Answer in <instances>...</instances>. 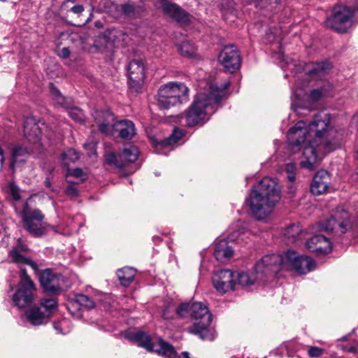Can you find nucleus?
I'll list each match as a JSON object with an SVG mask.
<instances>
[{
	"mask_svg": "<svg viewBox=\"0 0 358 358\" xmlns=\"http://www.w3.org/2000/svg\"><path fill=\"white\" fill-rule=\"evenodd\" d=\"M41 310L45 313L46 315L49 317L51 314L56 310L57 307V303L55 299H42L40 302V306Z\"/></svg>",
	"mask_w": 358,
	"mask_h": 358,
	"instance_id": "obj_36",
	"label": "nucleus"
},
{
	"mask_svg": "<svg viewBox=\"0 0 358 358\" xmlns=\"http://www.w3.org/2000/svg\"><path fill=\"white\" fill-rule=\"evenodd\" d=\"M233 255V250L226 240H220L215 246L214 257L218 262H224Z\"/></svg>",
	"mask_w": 358,
	"mask_h": 358,
	"instance_id": "obj_28",
	"label": "nucleus"
},
{
	"mask_svg": "<svg viewBox=\"0 0 358 358\" xmlns=\"http://www.w3.org/2000/svg\"><path fill=\"white\" fill-rule=\"evenodd\" d=\"M282 259L278 254L266 255L257 262L254 267L255 273L234 272L236 285L250 286L265 277L277 274L280 271Z\"/></svg>",
	"mask_w": 358,
	"mask_h": 358,
	"instance_id": "obj_4",
	"label": "nucleus"
},
{
	"mask_svg": "<svg viewBox=\"0 0 358 358\" xmlns=\"http://www.w3.org/2000/svg\"><path fill=\"white\" fill-rule=\"evenodd\" d=\"M287 178L291 182L295 180V173H287Z\"/></svg>",
	"mask_w": 358,
	"mask_h": 358,
	"instance_id": "obj_58",
	"label": "nucleus"
},
{
	"mask_svg": "<svg viewBox=\"0 0 358 358\" xmlns=\"http://www.w3.org/2000/svg\"><path fill=\"white\" fill-rule=\"evenodd\" d=\"M340 147H341L340 144H338V143H337L336 148H340Z\"/></svg>",
	"mask_w": 358,
	"mask_h": 358,
	"instance_id": "obj_63",
	"label": "nucleus"
},
{
	"mask_svg": "<svg viewBox=\"0 0 358 358\" xmlns=\"http://www.w3.org/2000/svg\"><path fill=\"white\" fill-rule=\"evenodd\" d=\"M325 27L333 30H336V13L332 12V14L330 17L327 18V20L324 22Z\"/></svg>",
	"mask_w": 358,
	"mask_h": 358,
	"instance_id": "obj_46",
	"label": "nucleus"
},
{
	"mask_svg": "<svg viewBox=\"0 0 358 358\" xmlns=\"http://www.w3.org/2000/svg\"><path fill=\"white\" fill-rule=\"evenodd\" d=\"M112 127V134L116 132L120 138L124 140H131L136 134L134 123L129 120L116 121Z\"/></svg>",
	"mask_w": 358,
	"mask_h": 358,
	"instance_id": "obj_20",
	"label": "nucleus"
},
{
	"mask_svg": "<svg viewBox=\"0 0 358 358\" xmlns=\"http://www.w3.org/2000/svg\"><path fill=\"white\" fill-rule=\"evenodd\" d=\"M69 116L75 121L83 123L85 121V115L83 111L78 108H72L69 111Z\"/></svg>",
	"mask_w": 358,
	"mask_h": 358,
	"instance_id": "obj_43",
	"label": "nucleus"
},
{
	"mask_svg": "<svg viewBox=\"0 0 358 358\" xmlns=\"http://www.w3.org/2000/svg\"><path fill=\"white\" fill-rule=\"evenodd\" d=\"M24 135L28 142L37 144L41 141V129L33 117H27L24 122Z\"/></svg>",
	"mask_w": 358,
	"mask_h": 358,
	"instance_id": "obj_19",
	"label": "nucleus"
},
{
	"mask_svg": "<svg viewBox=\"0 0 358 358\" xmlns=\"http://www.w3.org/2000/svg\"><path fill=\"white\" fill-rule=\"evenodd\" d=\"M357 159H358V150H357ZM357 174H358V168H357Z\"/></svg>",
	"mask_w": 358,
	"mask_h": 358,
	"instance_id": "obj_64",
	"label": "nucleus"
},
{
	"mask_svg": "<svg viewBox=\"0 0 358 358\" xmlns=\"http://www.w3.org/2000/svg\"><path fill=\"white\" fill-rule=\"evenodd\" d=\"M70 185H68L65 189V193L66 195L70 196H78V189L76 187H75L73 184H74L73 182H71V180L67 181Z\"/></svg>",
	"mask_w": 358,
	"mask_h": 358,
	"instance_id": "obj_48",
	"label": "nucleus"
},
{
	"mask_svg": "<svg viewBox=\"0 0 358 358\" xmlns=\"http://www.w3.org/2000/svg\"><path fill=\"white\" fill-rule=\"evenodd\" d=\"M96 143L94 141H87L84 144V147L85 149L89 150L88 155H92L94 153L95 148H96Z\"/></svg>",
	"mask_w": 358,
	"mask_h": 358,
	"instance_id": "obj_51",
	"label": "nucleus"
},
{
	"mask_svg": "<svg viewBox=\"0 0 358 358\" xmlns=\"http://www.w3.org/2000/svg\"><path fill=\"white\" fill-rule=\"evenodd\" d=\"M329 135H324L321 138H316L314 137L313 139L305 143L302 148H303V159L301 162V166L308 170H313L315 168V164L317 159L316 147L324 144V150L326 152L334 150V148L331 141L326 139Z\"/></svg>",
	"mask_w": 358,
	"mask_h": 358,
	"instance_id": "obj_9",
	"label": "nucleus"
},
{
	"mask_svg": "<svg viewBox=\"0 0 358 358\" xmlns=\"http://www.w3.org/2000/svg\"><path fill=\"white\" fill-rule=\"evenodd\" d=\"M69 175L76 178H81L84 176V171L80 168H76L72 171H69Z\"/></svg>",
	"mask_w": 358,
	"mask_h": 358,
	"instance_id": "obj_52",
	"label": "nucleus"
},
{
	"mask_svg": "<svg viewBox=\"0 0 358 358\" xmlns=\"http://www.w3.org/2000/svg\"><path fill=\"white\" fill-rule=\"evenodd\" d=\"M139 155V150L134 145H129L125 146L120 155V157L126 162L134 163L136 161Z\"/></svg>",
	"mask_w": 358,
	"mask_h": 358,
	"instance_id": "obj_33",
	"label": "nucleus"
},
{
	"mask_svg": "<svg viewBox=\"0 0 358 358\" xmlns=\"http://www.w3.org/2000/svg\"><path fill=\"white\" fill-rule=\"evenodd\" d=\"M79 157V154L73 148H69L62 154V158L66 165L69 162H74L78 160Z\"/></svg>",
	"mask_w": 358,
	"mask_h": 358,
	"instance_id": "obj_39",
	"label": "nucleus"
},
{
	"mask_svg": "<svg viewBox=\"0 0 358 358\" xmlns=\"http://www.w3.org/2000/svg\"><path fill=\"white\" fill-rule=\"evenodd\" d=\"M92 116L100 132L106 135L112 134V126L116 121L110 110H95Z\"/></svg>",
	"mask_w": 358,
	"mask_h": 358,
	"instance_id": "obj_17",
	"label": "nucleus"
},
{
	"mask_svg": "<svg viewBox=\"0 0 358 358\" xmlns=\"http://www.w3.org/2000/svg\"><path fill=\"white\" fill-rule=\"evenodd\" d=\"M352 124H355L356 125H357V124H358V114H355L353 116L352 120Z\"/></svg>",
	"mask_w": 358,
	"mask_h": 358,
	"instance_id": "obj_59",
	"label": "nucleus"
},
{
	"mask_svg": "<svg viewBox=\"0 0 358 358\" xmlns=\"http://www.w3.org/2000/svg\"><path fill=\"white\" fill-rule=\"evenodd\" d=\"M329 176L326 171H318L313 178L310 185V192L315 195L324 193L329 187Z\"/></svg>",
	"mask_w": 358,
	"mask_h": 358,
	"instance_id": "obj_25",
	"label": "nucleus"
},
{
	"mask_svg": "<svg viewBox=\"0 0 358 358\" xmlns=\"http://www.w3.org/2000/svg\"><path fill=\"white\" fill-rule=\"evenodd\" d=\"M128 85L136 92H141L145 79V66L140 59L131 60L127 66Z\"/></svg>",
	"mask_w": 358,
	"mask_h": 358,
	"instance_id": "obj_10",
	"label": "nucleus"
},
{
	"mask_svg": "<svg viewBox=\"0 0 358 358\" xmlns=\"http://www.w3.org/2000/svg\"><path fill=\"white\" fill-rule=\"evenodd\" d=\"M163 14L180 25H187L190 23V15L181 7L171 1H161Z\"/></svg>",
	"mask_w": 358,
	"mask_h": 358,
	"instance_id": "obj_14",
	"label": "nucleus"
},
{
	"mask_svg": "<svg viewBox=\"0 0 358 358\" xmlns=\"http://www.w3.org/2000/svg\"><path fill=\"white\" fill-rule=\"evenodd\" d=\"M322 95H323V93H322V90L316 89V90H313L310 92L309 98H310V101H312L313 102H317L322 98Z\"/></svg>",
	"mask_w": 358,
	"mask_h": 358,
	"instance_id": "obj_47",
	"label": "nucleus"
},
{
	"mask_svg": "<svg viewBox=\"0 0 358 358\" xmlns=\"http://www.w3.org/2000/svg\"><path fill=\"white\" fill-rule=\"evenodd\" d=\"M171 85L169 83L162 86L157 94V105L160 109H169L171 106H176V99L172 94Z\"/></svg>",
	"mask_w": 358,
	"mask_h": 358,
	"instance_id": "obj_24",
	"label": "nucleus"
},
{
	"mask_svg": "<svg viewBox=\"0 0 358 358\" xmlns=\"http://www.w3.org/2000/svg\"><path fill=\"white\" fill-rule=\"evenodd\" d=\"M50 90L51 94L53 96L55 100L58 104L65 108H68L69 106L70 103L66 101V99L61 94L59 90L52 83L50 85Z\"/></svg>",
	"mask_w": 358,
	"mask_h": 358,
	"instance_id": "obj_38",
	"label": "nucleus"
},
{
	"mask_svg": "<svg viewBox=\"0 0 358 358\" xmlns=\"http://www.w3.org/2000/svg\"><path fill=\"white\" fill-rule=\"evenodd\" d=\"M135 275L136 271L130 267H124L117 271V278L120 283L124 287L130 285L134 280Z\"/></svg>",
	"mask_w": 358,
	"mask_h": 358,
	"instance_id": "obj_32",
	"label": "nucleus"
},
{
	"mask_svg": "<svg viewBox=\"0 0 358 358\" xmlns=\"http://www.w3.org/2000/svg\"><path fill=\"white\" fill-rule=\"evenodd\" d=\"M178 51L185 57H192L196 54L194 45L188 41H184L178 45Z\"/></svg>",
	"mask_w": 358,
	"mask_h": 358,
	"instance_id": "obj_37",
	"label": "nucleus"
},
{
	"mask_svg": "<svg viewBox=\"0 0 358 358\" xmlns=\"http://www.w3.org/2000/svg\"><path fill=\"white\" fill-rule=\"evenodd\" d=\"M24 229L32 236L39 238L45 235L49 227L43 222L44 215L39 209L31 210L27 201L21 211Z\"/></svg>",
	"mask_w": 358,
	"mask_h": 358,
	"instance_id": "obj_6",
	"label": "nucleus"
},
{
	"mask_svg": "<svg viewBox=\"0 0 358 358\" xmlns=\"http://www.w3.org/2000/svg\"><path fill=\"white\" fill-rule=\"evenodd\" d=\"M358 10V6H337V32L348 33L355 23V14Z\"/></svg>",
	"mask_w": 358,
	"mask_h": 358,
	"instance_id": "obj_12",
	"label": "nucleus"
},
{
	"mask_svg": "<svg viewBox=\"0 0 358 358\" xmlns=\"http://www.w3.org/2000/svg\"><path fill=\"white\" fill-rule=\"evenodd\" d=\"M282 262L280 270L294 268L299 274H306L316 268L315 261L306 255H299L293 250H288L284 256L279 255Z\"/></svg>",
	"mask_w": 358,
	"mask_h": 358,
	"instance_id": "obj_8",
	"label": "nucleus"
},
{
	"mask_svg": "<svg viewBox=\"0 0 358 358\" xmlns=\"http://www.w3.org/2000/svg\"><path fill=\"white\" fill-rule=\"evenodd\" d=\"M1 156V158H0V164L2 166L4 163V161H5V157H4V155L3 153L2 155H0Z\"/></svg>",
	"mask_w": 358,
	"mask_h": 358,
	"instance_id": "obj_60",
	"label": "nucleus"
},
{
	"mask_svg": "<svg viewBox=\"0 0 358 358\" xmlns=\"http://www.w3.org/2000/svg\"><path fill=\"white\" fill-rule=\"evenodd\" d=\"M341 348L343 350V351H348L350 353H353V354H355L357 353V346L356 345H352V346H350L349 348L343 345H341Z\"/></svg>",
	"mask_w": 358,
	"mask_h": 358,
	"instance_id": "obj_54",
	"label": "nucleus"
},
{
	"mask_svg": "<svg viewBox=\"0 0 358 358\" xmlns=\"http://www.w3.org/2000/svg\"><path fill=\"white\" fill-rule=\"evenodd\" d=\"M27 320L34 326H38L44 324L48 317L41 308L34 306L25 313Z\"/></svg>",
	"mask_w": 358,
	"mask_h": 358,
	"instance_id": "obj_27",
	"label": "nucleus"
},
{
	"mask_svg": "<svg viewBox=\"0 0 358 358\" xmlns=\"http://www.w3.org/2000/svg\"><path fill=\"white\" fill-rule=\"evenodd\" d=\"M336 226V219L331 216L329 219H327L320 222V228L321 231L327 232L333 231Z\"/></svg>",
	"mask_w": 358,
	"mask_h": 358,
	"instance_id": "obj_40",
	"label": "nucleus"
},
{
	"mask_svg": "<svg viewBox=\"0 0 358 358\" xmlns=\"http://www.w3.org/2000/svg\"><path fill=\"white\" fill-rule=\"evenodd\" d=\"M9 255L12 261L15 263L29 265L34 271L38 269V265L36 263L22 255L16 248L10 251Z\"/></svg>",
	"mask_w": 358,
	"mask_h": 358,
	"instance_id": "obj_31",
	"label": "nucleus"
},
{
	"mask_svg": "<svg viewBox=\"0 0 358 358\" xmlns=\"http://www.w3.org/2000/svg\"><path fill=\"white\" fill-rule=\"evenodd\" d=\"M162 317L165 319V320H170V319H172V316H171L169 315V308L168 307H166L163 311H162Z\"/></svg>",
	"mask_w": 358,
	"mask_h": 358,
	"instance_id": "obj_57",
	"label": "nucleus"
},
{
	"mask_svg": "<svg viewBox=\"0 0 358 358\" xmlns=\"http://www.w3.org/2000/svg\"><path fill=\"white\" fill-rule=\"evenodd\" d=\"M236 225H237L238 229L237 230L233 229V231L231 234V237L229 238L230 240H233L234 237H236L237 236L243 233V231H244L243 224L241 221H238Z\"/></svg>",
	"mask_w": 358,
	"mask_h": 358,
	"instance_id": "obj_50",
	"label": "nucleus"
},
{
	"mask_svg": "<svg viewBox=\"0 0 358 358\" xmlns=\"http://www.w3.org/2000/svg\"><path fill=\"white\" fill-rule=\"evenodd\" d=\"M296 166L294 164H287L285 167L286 173H295Z\"/></svg>",
	"mask_w": 358,
	"mask_h": 358,
	"instance_id": "obj_56",
	"label": "nucleus"
},
{
	"mask_svg": "<svg viewBox=\"0 0 358 358\" xmlns=\"http://www.w3.org/2000/svg\"><path fill=\"white\" fill-rule=\"evenodd\" d=\"M70 50L69 49V48H63L59 53V56L63 59H66V58H68L69 56H70Z\"/></svg>",
	"mask_w": 358,
	"mask_h": 358,
	"instance_id": "obj_53",
	"label": "nucleus"
},
{
	"mask_svg": "<svg viewBox=\"0 0 358 358\" xmlns=\"http://www.w3.org/2000/svg\"><path fill=\"white\" fill-rule=\"evenodd\" d=\"M301 232L299 224H292L287 227L284 231L285 236L289 242H294Z\"/></svg>",
	"mask_w": 358,
	"mask_h": 358,
	"instance_id": "obj_35",
	"label": "nucleus"
},
{
	"mask_svg": "<svg viewBox=\"0 0 358 358\" xmlns=\"http://www.w3.org/2000/svg\"><path fill=\"white\" fill-rule=\"evenodd\" d=\"M323 351V349L319 347L310 346L308 350V355L310 357L317 358L322 354Z\"/></svg>",
	"mask_w": 358,
	"mask_h": 358,
	"instance_id": "obj_45",
	"label": "nucleus"
},
{
	"mask_svg": "<svg viewBox=\"0 0 358 358\" xmlns=\"http://www.w3.org/2000/svg\"><path fill=\"white\" fill-rule=\"evenodd\" d=\"M45 186L48 188H50L51 187V182L48 179H46V180L45 181Z\"/></svg>",
	"mask_w": 358,
	"mask_h": 358,
	"instance_id": "obj_61",
	"label": "nucleus"
},
{
	"mask_svg": "<svg viewBox=\"0 0 358 358\" xmlns=\"http://www.w3.org/2000/svg\"><path fill=\"white\" fill-rule=\"evenodd\" d=\"M280 199V189L277 182L271 178H264L255 185L245 203L252 215L258 220L265 219Z\"/></svg>",
	"mask_w": 358,
	"mask_h": 358,
	"instance_id": "obj_2",
	"label": "nucleus"
},
{
	"mask_svg": "<svg viewBox=\"0 0 358 358\" xmlns=\"http://www.w3.org/2000/svg\"><path fill=\"white\" fill-rule=\"evenodd\" d=\"M184 136V132L181 129H175L172 134L168 137L161 141L160 142H157L156 143V146L157 148H163L171 145L173 143H177L179 140L182 138Z\"/></svg>",
	"mask_w": 358,
	"mask_h": 358,
	"instance_id": "obj_34",
	"label": "nucleus"
},
{
	"mask_svg": "<svg viewBox=\"0 0 358 358\" xmlns=\"http://www.w3.org/2000/svg\"><path fill=\"white\" fill-rule=\"evenodd\" d=\"M154 345L152 352H155L164 358H190L189 353L186 351L182 352L181 355H179L171 344L161 338Z\"/></svg>",
	"mask_w": 358,
	"mask_h": 358,
	"instance_id": "obj_21",
	"label": "nucleus"
},
{
	"mask_svg": "<svg viewBox=\"0 0 358 358\" xmlns=\"http://www.w3.org/2000/svg\"><path fill=\"white\" fill-rule=\"evenodd\" d=\"M229 85L227 80L220 86L211 84L205 92L199 93L185 113L180 115V124L188 127L202 124L208 109L220 102Z\"/></svg>",
	"mask_w": 358,
	"mask_h": 358,
	"instance_id": "obj_1",
	"label": "nucleus"
},
{
	"mask_svg": "<svg viewBox=\"0 0 358 358\" xmlns=\"http://www.w3.org/2000/svg\"><path fill=\"white\" fill-rule=\"evenodd\" d=\"M308 250L317 255H325L331 252V243L329 238L323 235H315L306 241Z\"/></svg>",
	"mask_w": 358,
	"mask_h": 358,
	"instance_id": "obj_18",
	"label": "nucleus"
},
{
	"mask_svg": "<svg viewBox=\"0 0 358 358\" xmlns=\"http://www.w3.org/2000/svg\"><path fill=\"white\" fill-rule=\"evenodd\" d=\"M128 337L138 346L146 349L148 351L152 352L154 350L155 345L152 342L150 336L144 331L131 332Z\"/></svg>",
	"mask_w": 358,
	"mask_h": 358,
	"instance_id": "obj_26",
	"label": "nucleus"
},
{
	"mask_svg": "<svg viewBox=\"0 0 358 358\" xmlns=\"http://www.w3.org/2000/svg\"><path fill=\"white\" fill-rule=\"evenodd\" d=\"M3 150H2V148L0 147V155H2L3 154Z\"/></svg>",
	"mask_w": 358,
	"mask_h": 358,
	"instance_id": "obj_62",
	"label": "nucleus"
},
{
	"mask_svg": "<svg viewBox=\"0 0 358 358\" xmlns=\"http://www.w3.org/2000/svg\"><path fill=\"white\" fill-rule=\"evenodd\" d=\"M9 149L11 155L9 167L14 173L16 165L24 164L26 157L30 155L31 150L27 147L19 144L11 145Z\"/></svg>",
	"mask_w": 358,
	"mask_h": 358,
	"instance_id": "obj_23",
	"label": "nucleus"
},
{
	"mask_svg": "<svg viewBox=\"0 0 358 358\" xmlns=\"http://www.w3.org/2000/svg\"><path fill=\"white\" fill-rule=\"evenodd\" d=\"M331 69L329 62L317 63L312 66L311 69L308 71V75L312 78H320Z\"/></svg>",
	"mask_w": 358,
	"mask_h": 358,
	"instance_id": "obj_30",
	"label": "nucleus"
},
{
	"mask_svg": "<svg viewBox=\"0 0 358 358\" xmlns=\"http://www.w3.org/2000/svg\"><path fill=\"white\" fill-rule=\"evenodd\" d=\"M122 13L128 16H133L135 14V9L131 4L125 3L122 6Z\"/></svg>",
	"mask_w": 358,
	"mask_h": 358,
	"instance_id": "obj_49",
	"label": "nucleus"
},
{
	"mask_svg": "<svg viewBox=\"0 0 358 358\" xmlns=\"http://www.w3.org/2000/svg\"><path fill=\"white\" fill-rule=\"evenodd\" d=\"M351 233L352 236H358V226L355 224V218L350 215L345 209L337 208V234Z\"/></svg>",
	"mask_w": 358,
	"mask_h": 358,
	"instance_id": "obj_15",
	"label": "nucleus"
},
{
	"mask_svg": "<svg viewBox=\"0 0 358 358\" xmlns=\"http://www.w3.org/2000/svg\"><path fill=\"white\" fill-rule=\"evenodd\" d=\"M79 307L90 309L94 307V301L87 295L83 294H76L74 299L68 304L69 312L77 317L82 316Z\"/></svg>",
	"mask_w": 358,
	"mask_h": 358,
	"instance_id": "obj_22",
	"label": "nucleus"
},
{
	"mask_svg": "<svg viewBox=\"0 0 358 358\" xmlns=\"http://www.w3.org/2000/svg\"><path fill=\"white\" fill-rule=\"evenodd\" d=\"M330 122V114L326 111H321L315 115L308 126L304 121L298 122L288 131V149L291 152L296 153L314 137L321 138L327 135L329 131Z\"/></svg>",
	"mask_w": 358,
	"mask_h": 358,
	"instance_id": "obj_3",
	"label": "nucleus"
},
{
	"mask_svg": "<svg viewBox=\"0 0 358 358\" xmlns=\"http://www.w3.org/2000/svg\"><path fill=\"white\" fill-rule=\"evenodd\" d=\"M70 10L75 14L79 15L84 10V8L82 5H76V6H73L70 9Z\"/></svg>",
	"mask_w": 358,
	"mask_h": 358,
	"instance_id": "obj_55",
	"label": "nucleus"
},
{
	"mask_svg": "<svg viewBox=\"0 0 358 358\" xmlns=\"http://www.w3.org/2000/svg\"><path fill=\"white\" fill-rule=\"evenodd\" d=\"M105 161L109 165H113L119 168H122L123 166L122 163L117 160L115 153L112 151L106 153Z\"/></svg>",
	"mask_w": 358,
	"mask_h": 358,
	"instance_id": "obj_42",
	"label": "nucleus"
},
{
	"mask_svg": "<svg viewBox=\"0 0 358 358\" xmlns=\"http://www.w3.org/2000/svg\"><path fill=\"white\" fill-rule=\"evenodd\" d=\"M171 85L172 94L176 99V103H181L188 100L189 89L183 83H169Z\"/></svg>",
	"mask_w": 358,
	"mask_h": 358,
	"instance_id": "obj_29",
	"label": "nucleus"
},
{
	"mask_svg": "<svg viewBox=\"0 0 358 358\" xmlns=\"http://www.w3.org/2000/svg\"><path fill=\"white\" fill-rule=\"evenodd\" d=\"M20 280L17 289L13 295V302L20 309L32 304L36 297V286L25 269L20 271Z\"/></svg>",
	"mask_w": 358,
	"mask_h": 358,
	"instance_id": "obj_7",
	"label": "nucleus"
},
{
	"mask_svg": "<svg viewBox=\"0 0 358 358\" xmlns=\"http://www.w3.org/2000/svg\"><path fill=\"white\" fill-rule=\"evenodd\" d=\"M189 315L195 322L189 328V331L198 335L202 340L213 341L215 336L214 329L211 328L212 315L208 308L201 302L191 303Z\"/></svg>",
	"mask_w": 358,
	"mask_h": 358,
	"instance_id": "obj_5",
	"label": "nucleus"
},
{
	"mask_svg": "<svg viewBox=\"0 0 358 358\" xmlns=\"http://www.w3.org/2000/svg\"><path fill=\"white\" fill-rule=\"evenodd\" d=\"M8 192L14 201H19L21 199L20 188L13 181L8 183Z\"/></svg>",
	"mask_w": 358,
	"mask_h": 358,
	"instance_id": "obj_41",
	"label": "nucleus"
},
{
	"mask_svg": "<svg viewBox=\"0 0 358 358\" xmlns=\"http://www.w3.org/2000/svg\"><path fill=\"white\" fill-rule=\"evenodd\" d=\"M218 59L225 71L229 73L238 70L241 64L239 50L234 45H225L220 52Z\"/></svg>",
	"mask_w": 358,
	"mask_h": 358,
	"instance_id": "obj_11",
	"label": "nucleus"
},
{
	"mask_svg": "<svg viewBox=\"0 0 358 358\" xmlns=\"http://www.w3.org/2000/svg\"><path fill=\"white\" fill-rule=\"evenodd\" d=\"M212 281L215 289L222 294L236 289L234 272L229 269H222L214 273Z\"/></svg>",
	"mask_w": 358,
	"mask_h": 358,
	"instance_id": "obj_13",
	"label": "nucleus"
},
{
	"mask_svg": "<svg viewBox=\"0 0 358 358\" xmlns=\"http://www.w3.org/2000/svg\"><path fill=\"white\" fill-rule=\"evenodd\" d=\"M191 307V304L189 303H183L178 306L176 308V313L180 317H185L188 313H189V308Z\"/></svg>",
	"mask_w": 358,
	"mask_h": 358,
	"instance_id": "obj_44",
	"label": "nucleus"
},
{
	"mask_svg": "<svg viewBox=\"0 0 358 358\" xmlns=\"http://www.w3.org/2000/svg\"><path fill=\"white\" fill-rule=\"evenodd\" d=\"M61 275L53 273L50 269L43 271L40 276V283L44 291L51 294H57L62 291Z\"/></svg>",
	"mask_w": 358,
	"mask_h": 358,
	"instance_id": "obj_16",
	"label": "nucleus"
}]
</instances>
